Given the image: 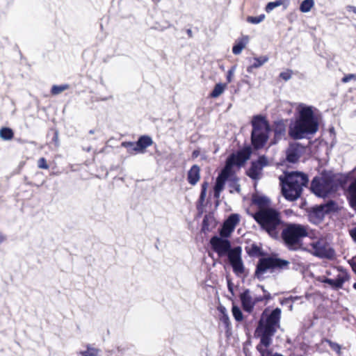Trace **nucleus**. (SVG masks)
I'll return each instance as SVG.
<instances>
[{"instance_id":"nucleus-23","label":"nucleus","mask_w":356,"mask_h":356,"mask_svg":"<svg viewBox=\"0 0 356 356\" xmlns=\"http://www.w3.org/2000/svg\"><path fill=\"white\" fill-rule=\"evenodd\" d=\"M268 60V57L266 56H261L254 58V63L249 66L247 69L248 72H251L253 68H259Z\"/></svg>"},{"instance_id":"nucleus-11","label":"nucleus","mask_w":356,"mask_h":356,"mask_svg":"<svg viewBox=\"0 0 356 356\" xmlns=\"http://www.w3.org/2000/svg\"><path fill=\"white\" fill-rule=\"evenodd\" d=\"M327 275L336 276V278H324L322 282L328 284L332 288L339 289L343 287V284L349 280V275L341 267H334L326 271Z\"/></svg>"},{"instance_id":"nucleus-7","label":"nucleus","mask_w":356,"mask_h":356,"mask_svg":"<svg viewBox=\"0 0 356 356\" xmlns=\"http://www.w3.org/2000/svg\"><path fill=\"white\" fill-rule=\"evenodd\" d=\"M338 187L337 181L330 177H315L311 184L312 192L318 197H325L334 193Z\"/></svg>"},{"instance_id":"nucleus-52","label":"nucleus","mask_w":356,"mask_h":356,"mask_svg":"<svg viewBox=\"0 0 356 356\" xmlns=\"http://www.w3.org/2000/svg\"><path fill=\"white\" fill-rule=\"evenodd\" d=\"M353 288L356 289V282L353 284Z\"/></svg>"},{"instance_id":"nucleus-18","label":"nucleus","mask_w":356,"mask_h":356,"mask_svg":"<svg viewBox=\"0 0 356 356\" xmlns=\"http://www.w3.org/2000/svg\"><path fill=\"white\" fill-rule=\"evenodd\" d=\"M241 300L242 302L243 308L245 312H251L255 305V301L250 294L249 290H245L241 294Z\"/></svg>"},{"instance_id":"nucleus-1","label":"nucleus","mask_w":356,"mask_h":356,"mask_svg":"<svg viewBox=\"0 0 356 356\" xmlns=\"http://www.w3.org/2000/svg\"><path fill=\"white\" fill-rule=\"evenodd\" d=\"M314 108L305 104L296 107L298 116L289 127V135L293 139H302L314 134L318 129V123L314 113Z\"/></svg>"},{"instance_id":"nucleus-27","label":"nucleus","mask_w":356,"mask_h":356,"mask_svg":"<svg viewBox=\"0 0 356 356\" xmlns=\"http://www.w3.org/2000/svg\"><path fill=\"white\" fill-rule=\"evenodd\" d=\"M70 88V86L68 84H63V85H54L51 88V94L52 95H57L64 92L66 90Z\"/></svg>"},{"instance_id":"nucleus-33","label":"nucleus","mask_w":356,"mask_h":356,"mask_svg":"<svg viewBox=\"0 0 356 356\" xmlns=\"http://www.w3.org/2000/svg\"><path fill=\"white\" fill-rule=\"evenodd\" d=\"M38 168L40 169L47 170L49 165L47 164V159L44 157H41L38 160Z\"/></svg>"},{"instance_id":"nucleus-36","label":"nucleus","mask_w":356,"mask_h":356,"mask_svg":"<svg viewBox=\"0 0 356 356\" xmlns=\"http://www.w3.org/2000/svg\"><path fill=\"white\" fill-rule=\"evenodd\" d=\"M292 72L291 70H286L280 73V76L284 81H288L291 78Z\"/></svg>"},{"instance_id":"nucleus-24","label":"nucleus","mask_w":356,"mask_h":356,"mask_svg":"<svg viewBox=\"0 0 356 356\" xmlns=\"http://www.w3.org/2000/svg\"><path fill=\"white\" fill-rule=\"evenodd\" d=\"M262 168L255 162L252 163L251 168L249 169L248 175L254 179H258L261 175Z\"/></svg>"},{"instance_id":"nucleus-49","label":"nucleus","mask_w":356,"mask_h":356,"mask_svg":"<svg viewBox=\"0 0 356 356\" xmlns=\"http://www.w3.org/2000/svg\"><path fill=\"white\" fill-rule=\"evenodd\" d=\"M234 190H235L236 191H237V192H239V191H240V186H239V185L236 184V185L234 186Z\"/></svg>"},{"instance_id":"nucleus-29","label":"nucleus","mask_w":356,"mask_h":356,"mask_svg":"<svg viewBox=\"0 0 356 356\" xmlns=\"http://www.w3.org/2000/svg\"><path fill=\"white\" fill-rule=\"evenodd\" d=\"M122 145L127 149V151L130 154H136L138 153L139 150L138 147L136 146V143H134L131 142H124Z\"/></svg>"},{"instance_id":"nucleus-34","label":"nucleus","mask_w":356,"mask_h":356,"mask_svg":"<svg viewBox=\"0 0 356 356\" xmlns=\"http://www.w3.org/2000/svg\"><path fill=\"white\" fill-rule=\"evenodd\" d=\"M225 309L223 308L221 310V312L222 313V316L220 318V321L225 325L226 327H229V325H230V321H229V318L228 315L224 312Z\"/></svg>"},{"instance_id":"nucleus-48","label":"nucleus","mask_w":356,"mask_h":356,"mask_svg":"<svg viewBox=\"0 0 356 356\" xmlns=\"http://www.w3.org/2000/svg\"><path fill=\"white\" fill-rule=\"evenodd\" d=\"M6 240V236L0 233V244Z\"/></svg>"},{"instance_id":"nucleus-2","label":"nucleus","mask_w":356,"mask_h":356,"mask_svg":"<svg viewBox=\"0 0 356 356\" xmlns=\"http://www.w3.org/2000/svg\"><path fill=\"white\" fill-rule=\"evenodd\" d=\"M280 180L282 194L289 201L296 200L301 195L309 181L306 175L299 172L286 173L284 177H280Z\"/></svg>"},{"instance_id":"nucleus-16","label":"nucleus","mask_w":356,"mask_h":356,"mask_svg":"<svg viewBox=\"0 0 356 356\" xmlns=\"http://www.w3.org/2000/svg\"><path fill=\"white\" fill-rule=\"evenodd\" d=\"M304 151V147L298 143H292L286 151V159L289 162H296Z\"/></svg>"},{"instance_id":"nucleus-44","label":"nucleus","mask_w":356,"mask_h":356,"mask_svg":"<svg viewBox=\"0 0 356 356\" xmlns=\"http://www.w3.org/2000/svg\"><path fill=\"white\" fill-rule=\"evenodd\" d=\"M350 234L353 239L356 242V228H353L350 231Z\"/></svg>"},{"instance_id":"nucleus-47","label":"nucleus","mask_w":356,"mask_h":356,"mask_svg":"<svg viewBox=\"0 0 356 356\" xmlns=\"http://www.w3.org/2000/svg\"><path fill=\"white\" fill-rule=\"evenodd\" d=\"M254 301H255V304L258 302H261V301H263L264 300V298L263 297H255L254 298H253Z\"/></svg>"},{"instance_id":"nucleus-50","label":"nucleus","mask_w":356,"mask_h":356,"mask_svg":"<svg viewBox=\"0 0 356 356\" xmlns=\"http://www.w3.org/2000/svg\"><path fill=\"white\" fill-rule=\"evenodd\" d=\"M263 298H264V299L269 300L270 298V293H268V294L265 295Z\"/></svg>"},{"instance_id":"nucleus-42","label":"nucleus","mask_w":356,"mask_h":356,"mask_svg":"<svg viewBox=\"0 0 356 356\" xmlns=\"http://www.w3.org/2000/svg\"><path fill=\"white\" fill-rule=\"evenodd\" d=\"M346 9L348 13H353L356 15V7L354 6H347Z\"/></svg>"},{"instance_id":"nucleus-35","label":"nucleus","mask_w":356,"mask_h":356,"mask_svg":"<svg viewBox=\"0 0 356 356\" xmlns=\"http://www.w3.org/2000/svg\"><path fill=\"white\" fill-rule=\"evenodd\" d=\"M207 186L208 184L207 182L203 183L202 185V191L200 197L201 201H204L205 199Z\"/></svg>"},{"instance_id":"nucleus-14","label":"nucleus","mask_w":356,"mask_h":356,"mask_svg":"<svg viewBox=\"0 0 356 356\" xmlns=\"http://www.w3.org/2000/svg\"><path fill=\"white\" fill-rule=\"evenodd\" d=\"M334 202H330L314 209L309 214L311 221L316 224L320 222L323 219L325 213L334 209Z\"/></svg>"},{"instance_id":"nucleus-30","label":"nucleus","mask_w":356,"mask_h":356,"mask_svg":"<svg viewBox=\"0 0 356 356\" xmlns=\"http://www.w3.org/2000/svg\"><path fill=\"white\" fill-rule=\"evenodd\" d=\"M283 4V1L282 0H277L275 1H273V2H269L267 5H266V11L267 13H270V11H272L274 8H275L276 7H278V6H280L281 5Z\"/></svg>"},{"instance_id":"nucleus-10","label":"nucleus","mask_w":356,"mask_h":356,"mask_svg":"<svg viewBox=\"0 0 356 356\" xmlns=\"http://www.w3.org/2000/svg\"><path fill=\"white\" fill-rule=\"evenodd\" d=\"M289 261L274 257H264L259 259L255 275L258 278H262L264 275L268 270L276 268H282L286 266Z\"/></svg>"},{"instance_id":"nucleus-45","label":"nucleus","mask_w":356,"mask_h":356,"mask_svg":"<svg viewBox=\"0 0 356 356\" xmlns=\"http://www.w3.org/2000/svg\"><path fill=\"white\" fill-rule=\"evenodd\" d=\"M99 350L95 348H90V356H98Z\"/></svg>"},{"instance_id":"nucleus-38","label":"nucleus","mask_w":356,"mask_h":356,"mask_svg":"<svg viewBox=\"0 0 356 356\" xmlns=\"http://www.w3.org/2000/svg\"><path fill=\"white\" fill-rule=\"evenodd\" d=\"M234 72H235V67H232L227 72V81L228 83H230L232 81V78H233Z\"/></svg>"},{"instance_id":"nucleus-22","label":"nucleus","mask_w":356,"mask_h":356,"mask_svg":"<svg viewBox=\"0 0 356 356\" xmlns=\"http://www.w3.org/2000/svg\"><path fill=\"white\" fill-rule=\"evenodd\" d=\"M152 143L153 141L150 137L143 136L138 139L136 147H138L137 148H138L139 152H143L144 149L152 145Z\"/></svg>"},{"instance_id":"nucleus-9","label":"nucleus","mask_w":356,"mask_h":356,"mask_svg":"<svg viewBox=\"0 0 356 356\" xmlns=\"http://www.w3.org/2000/svg\"><path fill=\"white\" fill-rule=\"evenodd\" d=\"M281 312L280 308L275 309L270 314L265 310L262 314L258 327H264L268 333L275 334L280 327Z\"/></svg>"},{"instance_id":"nucleus-17","label":"nucleus","mask_w":356,"mask_h":356,"mask_svg":"<svg viewBox=\"0 0 356 356\" xmlns=\"http://www.w3.org/2000/svg\"><path fill=\"white\" fill-rule=\"evenodd\" d=\"M252 202L254 204L257 205L259 210H267L270 208V200L264 195L259 194H253L252 196Z\"/></svg>"},{"instance_id":"nucleus-25","label":"nucleus","mask_w":356,"mask_h":356,"mask_svg":"<svg viewBox=\"0 0 356 356\" xmlns=\"http://www.w3.org/2000/svg\"><path fill=\"white\" fill-rule=\"evenodd\" d=\"M0 137L6 140H9L13 138L14 132L8 127H3L0 129Z\"/></svg>"},{"instance_id":"nucleus-51","label":"nucleus","mask_w":356,"mask_h":356,"mask_svg":"<svg viewBox=\"0 0 356 356\" xmlns=\"http://www.w3.org/2000/svg\"><path fill=\"white\" fill-rule=\"evenodd\" d=\"M228 288L230 291H232V286L229 282H228Z\"/></svg>"},{"instance_id":"nucleus-3","label":"nucleus","mask_w":356,"mask_h":356,"mask_svg":"<svg viewBox=\"0 0 356 356\" xmlns=\"http://www.w3.org/2000/svg\"><path fill=\"white\" fill-rule=\"evenodd\" d=\"M248 149H243L236 154H232L227 160L226 165L216 179L214 186V197L219 198L220 193L224 189L226 181L232 176V168L234 165H243L250 157Z\"/></svg>"},{"instance_id":"nucleus-46","label":"nucleus","mask_w":356,"mask_h":356,"mask_svg":"<svg viewBox=\"0 0 356 356\" xmlns=\"http://www.w3.org/2000/svg\"><path fill=\"white\" fill-rule=\"evenodd\" d=\"M82 356H89V346L87 347L86 350L80 353Z\"/></svg>"},{"instance_id":"nucleus-40","label":"nucleus","mask_w":356,"mask_h":356,"mask_svg":"<svg viewBox=\"0 0 356 356\" xmlns=\"http://www.w3.org/2000/svg\"><path fill=\"white\" fill-rule=\"evenodd\" d=\"M257 348L261 351V356H282V355H281L280 354H277V353H272L268 352V351H266V352L261 351V350L260 348V346H258Z\"/></svg>"},{"instance_id":"nucleus-28","label":"nucleus","mask_w":356,"mask_h":356,"mask_svg":"<svg viewBox=\"0 0 356 356\" xmlns=\"http://www.w3.org/2000/svg\"><path fill=\"white\" fill-rule=\"evenodd\" d=\"M314 6V0H304L300 6V10L302 13H308L312 10Z\"/></svg>"},{"instance_id":"nucleus-41","label":"nucleus","mask_w":356,"mask_h":356,"mask_svg":"<svg viewBox=\"0 0 356 356\" xmlns=\"http://www.w3.org/2000/svg\"><path fill=\"white\" fill-rule=\"evenodd\" d=\"M330 347L332 348V350L337 351V352H339L340 350V346L336 343H333V342H331L330 341Z\"/></svg>"},{"instance_id":"nucleus-21","label":"nucleus","mask_w":356,"mask_h":356,"mask_svg":"<svg viewBox=\"0 0 356 356\" xmlns=\"http://www.w3.org/2000/svg\"><path fill=\"white\" fill-rule=\"evenodd\" d=\"M248 42L249 37L248 35H244L240 39L237 40L236 44L234 45L232 48L233 54L236 55L240 54L242 50L245 47Z\"/></svg>"},{"instance_id":"nucleus-26","label":"nucleus","mask_w":356,"mask_h":356,"mask_svg":"<svg viewBox=\"0 0 356 356\" xmlns=\"http://www.w3.org/2000/svg\"><path fill=\"white\" fill-rule=\"evenodd\" d=\"M225 88L226 84L221 83H217L211 93V97L213 98L219 97L220 95L223 93Z\"/></svg>"},{"instance_id":"nucleus-19","label":"nucleus","mask_w":356,"mask_h":356,"mask_svg":"<svg viewBox=\"0 0 356 356\" xmlns=\"http://www.w3.org/2000/svg\"><path fill=\"white\" fill-rule=\"evenodd\" d=\"M200 178V169L197 165H194L191 167L188 172V181L191 185H195Z\"/></svg>"},{"instance_id":"nucleus-4","label":"nucleus","mask_w":356,"mask_h":356,"mask_svg":"<svg viewBox=\"0 0 356 356\" xmlns=\"http://www.w3.org/2000/svg\"><path fill=\"white\" fill-rule=\"evenodd\" d=\"M308 235V227L300 224H289L283 229L282 236L290 250H303L302 240Z\"/></svg>"},{"instance_id":"nucleus-12","label":"nucleus","mask_w":356,"mask_h":356,"mask_svg":"<svg viewBox=\"0 0 356 356\" xmlns=\"http://www.w3.org/2000/svg\"><path fill=\"white\" fill-rule=\"evenodd\" d=\"M241 252L242 249L241 247H235L229 252L228 259L232 266L233 271L236 275H241L245 271Z\"/></svg>"},{"instance_id":"nucleus-37","label":"nucleus","mask_w":356,"mask_h":356,"mask_svg":"<svg viewBox=\"0 0 356 356\" xmlns=\"http://www.w3.org/2000/svg\"><path fill=\"white\" fill-rule=\"evenodd\" d=\"M352 79L356 80V74H347L342 79L341 81L343 83H347Z\"/></svg>"},{"instance_id":"nucleus-32","label":"nucleus","mask_w":356,"mask_h":356,"mask_svg":"<svg viewBox=\"0 0 356 356\" xmlns=\"http://www.w3.org/2000/svg\"><path fill=\"white\" fill-rule=\"evenodd\" d=\"M265 18V15H260L259 16H257V17H252V16H249L247 18V21L249 22V23H251V24H259L260 22H261Z\"/></svg>"},{"instance_id":"nucleus-43","label":"nucleus","mask_w":356,"mask_h":356,"mask_svg":"<svg viewBox=\"0 0 356 356\" xmlns=\"http://www.w3.org/2000/svg\"><path fill=\"white\" fill-rule=\"evenodd\" d=\"M52 141L57 145L58 143V131L55 130L54 137L52 138Z\"/></svg>"},{"instance_id":"nucleus-6","label":"nucleus","mask_w":356,"mask_h":356,"mask_svg":"<svg viewBox=\"0 0 356 356\" xmlns=\"http://www.w3.org/2000/svg\"><path fill=\"white\" fill-rule=\"evenodd\" d=\"M252 124V143L254 148H262L269 137L270 128L268 122L261 116H255Z\"/></svg>"},{"instance_id":"nucleus-20","label":"nucleus","mask_w":356,"mask_h":356,"mask_svg":"<svg viewBox=\"0 0 356 356\" xmlns=\"http://www.w3.org/2000/svg\"><path fill=\"white\" fill-rule=\"evenodd\" d=\"M256 334L261 337V343L267 347L271 342V337L274 334L268 333L266 330L262 327H258L256 330Z\"/></svg>"},{"instance_id":"nucleus-13","label":"nucleus","mask_w":356,"mask_h":356,"mask_svg":"<svg viewBox=\"0 0 356 356\" xmlns=\"http://www.w3.org/2000/svg\"><path fill=\"white\" fill-rule=\"evenodd\" d=\"M210 243L214 251L216 252L220 257L226 254L229 256V252L232 249L228 240L218 236H213L211 238Z\"/></svg>"},{"instance_id":"nucleus-15","label":"nucleus","mask_w":356,"mask_h":356,"mask_svg":"<svg viewBox=\"0 0 356 356\" xmlns=\"http://www.w3.org/2000/svg\"><path fill=\"white\" fill-rule=\"evenodd\" d=\"M240 221V216L237 213L231 214L225 221L223 226L220 230V236L222 237H228L234 230L236 226Z\"/></svg>"},{"instance_id":"nucleus-5","label":"nucleus","mask_w":356,"mask_h":356,"mask_svg":"<svg viewBox=\"0 0 356 356\" xmlns=\"http://www.w3.org/2000/svg\"><path fill=\"white\" fill-rule=\"evenodd\" d=\"M254 219L273 237L277 236V229L281 223L280 212L274 208L261 210L252 215Z\"/></svg>"},{"instance_id":"nucleus-31","label":"nucleus","mask_w":356,"mask_h":356,"mask_svg":"<svg viewBox=\"0 0 356 356\" xmlns=\"http://www.w3.org/2000/svg\"><path fill=\"white\" fill-rule=\"evenodd\" d=\"M232 314L237 321H241L243 320V314L239 307L234 305L232 307Z\"/></svg>"},{"instance_id":"nucleus-39","label":"nucleus","mask_w":356,"mask_h":356,"mask_svg":"<svg viewBox=\"0 0 356 356\" xmlns=\"http://www.w3.org/2000/svg\"><path fill=\"white\" fill-rule=\"evenodd\" d=\"M255 163H258V165L262 168L264 166L268 164V161L265 157H260Z\"/></svg>"},{"instance_id":"nucleus-8","label":"nucleus","mask_w":356,"mask_h":356,"mask_svg":"<svg viewBox=\"0 0 356 356\" xmlns=\"http://www.w3.org/2000/svg\"><path fill=\"white\" fill-rule=\"evenodd\" d=\"M303 250L319 258L331 259L335 256L334 250L330 247L326 240L323 238L312 241Z\"/></svg>"}]
</instances>
